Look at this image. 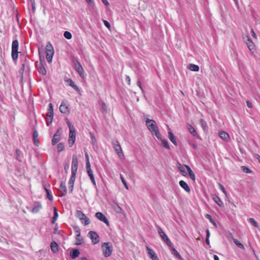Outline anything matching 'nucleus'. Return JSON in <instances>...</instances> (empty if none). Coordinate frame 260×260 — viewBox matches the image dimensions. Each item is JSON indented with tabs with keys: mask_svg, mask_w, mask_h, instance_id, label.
Returning a JSON list of instances; mask_svg holds the SVG:
<instances>
[{
	"mask_svg": "<svg viewBox=\"0 0 260 260\" xmlns=\"http://www.w3.org/2000/svg\"><path fill=\"white\" fill-rule=\"evenodd\" d=\"M78 167V158L76 155H73L72 161V175L69 181V184H74L76 179V175Z\"/></svg>",
	"mask_w": 260,
	"mask_h": 260,
	"instance_id": "1",
	"label": "nucleus"
},
{
	"mask_svg": "<svg viewBox=\"0 0 260 260\" xmlns=\"http://www.w3.org/2000/svg\"><path fill=\"white\" fill-rule=\"evenodd\" d=\"M177 168L183 176H187L188 172L190 178L193 181L196 180L195 175L188 166L185 165H183L178 162L177 164Z\"/></svg>",
	"mask_w": 260,
	"mask_h": 260,
	"instance_id": "2",
	"label": "nucleus"
},
{
	"mask_svg": "<svg viewBox=\"0 0 260 260\" xmlns=\"http://www.w3.org/2000/svg\"><path fill=\"white\" fill-rule=\"evenodd\" d=\"M143 116L144 119L145 120L146 125L151 133L155 131L158 128L156 122L154 120L146 117L145 114H144Z\"/></svg>",
	"mask_w": 260,
	"mask_h": 260,
	"instance_id": "3",
	"label": "nucleus"
},
{
	"mask_svg": "<svg viewBox=\"0 0 260 260\" xmlns=\"http://www.w3.org/2000/svg\"><path fill=\"white\" fill-rule=\"evenodd\" d=\"M102 247L103 251V254L105 257H107L111 255L113 248L112 245L110 243H104L102 244Z\"/></svg>",
	"mask_w": 260,
	"mask_h": 260,
	"instance_id": "4",
	"label": "nucleus"
},
{
	"mask_svg": "<svg viewBox=\"0 0 260 260\" xmlns=\"http://www.w3.org/2000/svg\"><path fill=\"white\" fill-rule=\"evenodd\" d=\"M157 231L160 237L164 240V241L170 247L173 246V243L171 242L170 240L169 239L168 236L163 232L162 230L158 225H156Z\"/></svg>",
	"mask_w": 260,
	"mask_h": 260,
	"instance_id": "5",
	"label": "nucleus"
},
{
	"mask_svg": "<svg viewBox=\"0 0 260 260\" xmlns=\"http://www.w3.org/2000/svg\"><path fill=\"white\" fill-rule=\"evenodd\" d=\"M18 42L17 40H14L12 44V52L11 56L13 60H16L18 57Z\"/></svg>",
	"mask_w": 260,
	"mask_h": 260,
	"instance_id": "6",
	"label": "nucleus"
},
{
	"mask_svg": "<svg viewBox=\"0 0 260 260\" xmlns=\"http://www.w3.org/2000/svg\"><path fill=\"white\" fill-rule=\"evenodd\" d=\"M53 54L54 50L53 47L50 43H48L46 45V59L48 62L52 61Z\"/></svg>",
	"mask_w": 260,
	"mask_h": 260,
	"instance_id": "7",
	"label": "nucleus"
},
{
	"mask_svg": "<svg viewBox=\"0 0 260 260\" xmlns=\"http://www.w3.org/2000/svg\"><path fill=\"white\" fill-rule=\"evenodd\" d=\"M73 62L74 64V68L75 70L78 73L80 76L81 77H84V70L79 62V61L77 59H74Z\"/></svg>",
	"mask_w": 260,
	"mask_h": 260,
	"instance_id": "8",
	"label": "nucleus"
},
{
	"mask_svg": "<svg viewBox=\"0 0 260 260\" xmlns=\"http://www.w3.org/2000/svg\"><path fill=\"white\" fill-rule=\"evenodd\" d=\"M113 148L115 151L117 152L120 158H122L124 156V154L122 152L121 147L117 141H115L112 143Z\"/></svg>",
	"mask_w": 260,
	"mask_h": 260,
	"instance_id": "9",
	"label": "nucleus"
},
{
	"mask_svg": "<svg viewBox=\"0 0 260 260\" xmlns=\"http://www.w3.org/2000/svg\"><path fill=\"white\" fill-rule=\"evenodd\" d=\"M244 42H245L247 47L250 51H253L255 48L254 43L250 39L249 37L246 36L243 38Z\"/></svg>",
	"mask_w": 260,
	"mask_h": 260,
	"instance_id": "10",
	"label": "nucleus"
},
{
	"mask_svg": "<svg viewBox=\"0 0 260 260\" xmlns=\"http://www.w3.org/2000/svg\"><path fill=\"white\" fill-rule=\"evenodd\" d=\"M59 111L61 113L65 114H69L70 113V109L67 104L66 101H62L59 107Z\"/></svg>",
	"mask_w": 260,
	"mask_h": 260,
	"instance_id": "11",
	"label": "nucleus"
},
{
	"mask_svg": "<svg viewBox=\"0 0 260 260\" xmlns=\"http://www.w3.org/2000/svg\"><path fill=\"white\" fill-rule=\"evenodd\" d=\"M76 139V133L75 129H73L70 130L69 138V144L70 147H72Z\"/></svg>",
	"mask_w": 260,
	"mask_h": 260,
	"instance_id": "12",
	"label": "nucleus"
},
{
	"mask_svg": "<svg viewBox=\"0 0 260 260\" xmlns=\"http://www.w3.org/2000/svg\"><path fill=\"white\" fill-rule=\"evenodd\" d=\"M86 171H87V173L88 174V176L90 178V179L91 180L93 185L96 187V182L95 180V178H94V176L93 172L91 169V166L86 167Z\"/></svg>",
	"mask_w": 260,
	"mask_h": 260,
	"instance_id": "13",
	"label": "nucleus"
},
{
	"mask_svg": "<svg viewBox=\"0 0 260 260\" xmlns=\"http://www.w3.org/2000/svg\"><path fill=\"white\" fill-rule=\"evenodd\" d=\"M89 237L92 240V242L94 244H97L99 242V236L98 234L94 231H90L88 233Z\"/></svg>",
	"mask_w": 260,
	"mask_h": 260,
	"instance_id": "14",
	"label": "nucleus"
},
{
	"mask_svg": "<svg viewBox=\"0 0 260 260\" xmlns=\"http://www.w3.org/2000/svg\"><path fill=\"white\" fill-rule=\"evenodd\" d=\"M95 217L100 221L105 223L108 226H109V222L106 217L101 212H97Z\"/></svg>",
	"mask_w": 260,
	"mask_h": 260,
	"instance_id": "15",
	"label": "nucleus"
},
{
	"mask_svg": "<svg viewBox=\"0 0 260 260\" xmlns=\"http://www.w3.org/2000/svg\"><path fill=\"white\" fill-rule=\"evenodd\" d=\"M146 249L148 253L152 260H159L157 254L153 251V250L148 246H146Z\"/></svg>",
	"mask_w": 260,
	"mask_h": 260,
	"instance_id": "16",
	"label": "nucleus"
},
{
	"mask_svg": "<svg viewBox=\"0 0 260 260\" xmlns=\"http://www.w3.org/2000/svg\"><path fill=\"white\" fill-rule=\"evenodd\" d=\"M59 191L61 192V194L59 195L60 197L65 196L67 194V188L65 185V183L63 182H61L59 186Z\"/></svg>",
	"mask_w": 260,
	"mask_h": 260,
	"instance_id": "17",
	"label": "nucleus"
},
{
	"mask_svg": "<svg viewBox=\"0 0 260 260\" xmlns=\"http://www.w3.org/2000/svg\"><path fill=\"white\" fill-rule=\"evenodd\" d=\"M179 184L180 186L183 188L187 192L189 193L190 192V188L188 184L183 180L179 181Z\"/></svg>",
	"mask_w": 260,
	"mask_h": 260,
	"instance_id": "18",
	"label": "nucleus"
},
{
	"mask_svg": "<svg viewBox=\"0 0 260 260\" xmlns=\"http://www.w3.org/2000/svg\"><path fill=\"white\" fill-rule=\"evenodd\" d=\"M60 135L58 130L56 133L54 135L53 139L52 140V144L53 145H55L60 140Z\"/></svg>",
	"mask_w": 260,
	"mask_h": 260,
	"instance_id": "19",
	"label": "nucleus"
},
{
	"mask_svg": "<svg viewBox=\"0 0 260 260\" xmlns=\"http://www.w3.org/2000/svg\"><path fill=\"white\" fill-rule=\"evenodd\" d=\"M53 115H54V113H53V105L51 103H50L49 104V108H48V112L47 113V117H48L49 118H53Z\"/></svg>",
	"mask_w": 260,
	"mask_h": 260,
	"instance_id": "20",
	"label": "nucleus"
},
{
	"mask_svg": "<svg viewBox=\"0 0 260 260\" xmlns=\"http://www.w3.org/2000/svg\"><path fill=\"white\" fill-rule=\"evenodd\" d=\"M41 208L42 205L41 203L39 202L36 203L31 210V212L33 213H37L40 210Z\"/></svg>",
	"mask_w": 260,
	"mask_h": 260,
	"instance_id": "21",
	"label": "nucleus"
},
{
	"mask_svg": "<svg viewBox=\"0 0 260 260\" xmlns=\"http://www.w3.org/2000/svg\"><path fill=\"white\" fill-rule=\"evenodd\" d=\"M168 137L170 141L176 146L177 145V141L175 139V137L174 135L172 132L169 129V131L168 132Z\"/></svg>",
	"mask_w": 260,
	"mask_h": 260,
	"instance_id": "22",
	"label": "nucleus"
},
{
	"mask_svg": "<svg viewBox=\"0 0 260 260\" xmlns=\"http://www.w3.org/2000/svg\"><path fill=\"white\" fill-rule=\"evenodd\" d=\"M80 254L79 250L77 249H74L70 251V256L73 259L77 257Z\"/></svg>",
	"mask_w": 260,
	"mask_h": 260,
	"instance_id": "23",
	"label": "nucleus"
},
{
	"mask_svg": "<svg viewBox=\"0 0 260 260\" xmlns=\"http://www.w3.org/2000/svg\"><path fill=\"white\" fill-rule=\"evenodd\" d=\"M219 136L223 140L228 141L230 139L229 134L224 131H221L219 133Z\"/></svg>",
	"mask_w": 260,
	"mask_h": 260,
	"instance_id": "24",
	"label": "nucleus"
},
{
	"mask_svg": "<svg viewBox=\"0 0 260 260\" xmlns=\"http://www.w3.org/2000/svg\"><path fill=\"white\" fill-rule=\"evenodd\" d=\"M50 247L53 253H56L58 251V245L57 243L54 241L51 243Z\"/></svg>",
	"mask_w": 260,
	"mask_h": 260,
	"instance_id": "25",
	"label": "nucleus"
},
{
	"mask_svg": "<svg viewBox=\"0 0 260 260\" xmlns=\"http://www.w3.org/2000/svg\"><path fill=\"white\" fill-rule=\"evenodd\" d=\"M53 209H54V215H53V217H52V219L51 220V223L53 224L55 223V222L58 218V212H57L56 208L54 207Z\"/></svg>",
	"mask_w": 260,
	"mask_h": 260,
	"instance_id": "26",
	"label": "nucleus"
},
{
	"mask_svg": "<svg viewBox=\"0 0 260 260\" xmlns=\"http://www.w3.org/2000/svg\"><path fill=\"white\" fill-rule=\"evenodd\" d=\"M213 199L220 207H222L223 206L222 201L217 196H214Z\"/></svg>",
	"mask_w": 260,
	"mask_h": 260,
	"instance_id": "27",
	"label": "nucleus"
},
{
	"mask_svg": "<svg viewBox=\"0 0 260 260\" xmlns=\"http://www.w3.org/2000/svg\"><path fill=\"white\" fill-rule=\"evenodd\" d=\"M188 69L194 72H198L199 71V67L197 65H196L194 64L191 63L188 66Z\"/></svg>",
	"mask_w": 260,
	"mask_h": 260,
	"instance_id": "28",
	"label": "nucleus"
},
{
	"mask_svg": "<svg viewBox=\"0 0 260 260\" xmlns=\"http://www.w3.org/2000/svg\"><path fill=\"white\" fill-rule=\"evenodd\" d=\"M187 128H188V131H189V132L190 133V134L193 136H196L197 135V133L196 131L191 125L188 124L187 125Z\"/></svg>",
	"mask_w": 260,
	"mask_h": 260,
	"instance_id": "29",
	"label": "nucleus"
},
{
	"mask_svg": "<svg viewBox=\"0 0 260 260\" xmlns=\"http://www.w3.org/2000/svg\"><path fill=\"white\" fill-rule=\"evenodd\" d=\"M38 137V134L36 131H35L33 133V138H34V143L35 145L38 146L39 145V141L37 139Z\"/></svg>",
	"mask_w": 260,
	"mask_h": 260,
	"instance_id": "30",
	"label": "nucleus"
},
{
	"mask_svg": "<svg viewBox=\"0 0 260 260\" xmlns=\"http://www.w3.org/2000/svg\"><path fill=\"white\" fill-rule=\"evenodd\" d=\"M38 71H39V72L40 74H42V75H46V73H47V72H46V69H45V67H44L43 65H42V64H41V65L39 67V68H38Z\"/></svg>",
	"mask_w": 260,
	"mask_h": 260,
	"instance_id": "31",
	"label": "nucleus"
},
{
	"mask_svg": "<svg viewBox=\"0 0 260 260\" xmlns=\"http://www.w3.org/2000/svg\"><path fill=\"white\" fill-rule=\"evenodd\" d=\"M171 247H172V249H171L172 253L173 254H174V255H175L176 256H177L179 259L181 260L182 259V257L181 256L180 254L178 253V252L173 247V246Z\"/></svg>",
	"mask_w": 260,
	"mask_h": 260,
	"instance_id": "32",
	"label": "nucleus"
},
{
	"mask_svg": "<svg viewBox=\"0 0 260 260\" xmlns=\"http://www.w3.org/2000/svg\"><path fill=\"white\" fill-rule=\"evenodd\" d=\"M200 124L204 131H207L208 126L206 122L203 119L200 120Z\"/></svg>",
	"mask_w": 260,
	"mask_h": 260,
	"instance_id": "33",
	"label": "nucleus"
},
{
	"mask_svg": "<svg viewBox=\"0 0 260 260\" xmlns=\"http://www.w3.org/2000/svg\"><path fill=\"white\" fill-rule=\"evenodd\" d=\"M76 245H79L82 244L83 239L81 236V235H76Z\"/></svg>",
	"mask_w": 260,
	"mask_h": 260,
	"instance_id": "34",
	"label": "nucleus"
},
{
	"mask_svg": "<svg viewBox=\"0 0 260 260\" xmlns=\"http://www.w3.org/2000/svg\"><path fill=\"white\" fill-rule=\"evenodd\" d=\"M68 83H69V85L71 87H72L75 90H79L78 87L75 84L74 82L72 79H69L68 80Z\"/></svg>",
	"mask_w": 260,
	"mask_h": 260,
	"instance_id": "35",
	"label": "nucleus"
},
{
	"mask_svg": "<svg viewBox=\"0 0 260 260\" xmlns=\"http://www.w3.org/2000/svg\"><path fill=\"white\" fill-rule=\"evenodd\" d=\"M80 221L85 225H88L90 223L89 219L86 216L83 217Z\"/></svg>",
	"mask_w": 260,
	"mask_h": 260,
	"instance_id": "36",
	"label": "nucleus"
},
{
	"mask_svg": "<svg viewBox=\"0 0 260 260\" xmlns=\"http://www.w3.org/2000/svg\"><path fill=\"white\" fill-rule=\"evenodd\" d=\"M248 221L254 227L258 228V224L257 222L253 218H248Z\"/></svg>",
	"mask_w": 260,
	"mask_h": 260,
	"instance_id": "37",
	"label": "nucleus"
},
{
	"mask_svg": "<svg viewBox=\"0 0 260 260\" xmlns=\"http://www.w3.org/2000/svg\"><path fill=\"white\" fill-rule=\"evenodd\" d=\"M77 217L81 220L83 217L86 216L85 214H84L81 211L77 210Z\"/></svg>",
	"mask_w": 260,
	"mask_h": 260,
	"instance_id": "38",
	"label": "nucleus"
},
{
	"mask_svg": "<svg viewBox=\"0 0 260 260\" xmlns=\"http://www.w3.org/2000/svg\"><path fill=\"white\" fill-rule=\"evenodd\" d=\"M161 141L162 142V146L166 148V149H170V146L169 145L168 141L167 140L161 139Z\"/></svg>",
	"mask_w": 260,
	"mask_h": 260,
	"instance_id": "39",
	"label": "nucleus"
},
{
	"mask_svg": "<svg viewBox=\"0 0 260 260\" xmlns=\"http://www.w3.org/2000/svg\"><path fill=\"white\" fill-rule=\"evenodd\" d=\"M234 243L240 248L244 249V246L238 240L234 239L233 240Z\"/></svg>",
	"mask_w": 260,
	"mask_h": 260,
	"instance_id": "40",
	"label": "nucleus"
},
{
	"mask_svg": "<svg viewBox=\"0 0 260 260\" xmlns=\"http://www.w3.org/2000/svg\"><path fill=\"white\" fill-rule=\"evenodd\" d=\"M64 149V145L63 143H59L57 145V150L58 152L62 151Z\"/></svg>",
	"mask_w": 260,
	"mask_h": 260,
	"instance_id": "41",
	"label": "nucleus"
},
{
	"mask_svg": "<svg viewBox=\"0 0 260 260\" xmlns=\"http://www.w3.org/2000/svg\"><path fill=\"white\" fill-rule=\"evenodd\" d=\"M151 133L152 134L154 135L158 139L160 140H161V139H162L161 138V134H160V133L159 132L158 128L157 130H156L155 131L152 132Z\"/></svg>",
	"mask_w": 260,
	"mask_h": 260,
	"instance_id": "42",
	"label": "nucleus"
},
{
	"mask_svg": "<svg viewBox=\"0 0 260 260\" xmlns=\"http://www.w3.org/2000/svg\"><path fill=\"white\" fill-rule=\"evenodd\" d=\"M45 189L47 192V198L49 200L52 201L53 200V196L51 194V191L46 188H45Z\"/></svg>",
	"mask_w": 260,
	"mask_h": 260,
	"instance_id": "43",
	"label": "nucleus"
},
{
	"mask_svg": "<svg viewBox=\"0 0 260 260\" xmlns=\"http://www.w3.org/2000/svg\"><path fill=\"white\" fill-rule=\"evenodd\" d=\"M63 36L67 39H71L72 37L71 33L68 31H64V34H63Z\"/></svg>",
	"mask_w": 260,
	"mask_h": 260,
	"instance_id": "44",
	"label": "nucleus"
},
{
	"mask_svg": "<svg viewBox=\"0 0 260 260\" xmlns=\"http://www.w3.org/2000/svg\"><path fill=\"white\" fill-rule=\"evenodd\" d=\"M120 179H121L122 183L123 184L124 187L128 190V186L127 184V183H126L125 180L124 179V177H123V176L121 174H120Z\"/></svg>",
	"mask_w": 260,
	"mask_h": 260,
	"instance_id": "45",
	"label": "nucleus"
},
{
	"mask_svg": "<svg viewBox=\"0 0 260 260\" xmlns=\"http://www.w3.org/2000/svg\"><path fill=\"white\" fill-rule=\"evenodd\" d=\"M101 104L103 111L104 112H107L108 110L106 104L104 102H101Z\"/></svg>",
	"mask_w": 260,
	"mask_h": 260,
	"instance_id": "46",
	"label": "nucleus"
},
{
	"mask_svg": "<svg viewBox=\"0 0 260 260\" xmlns=\"http://www.w3.org/2000/svg\"><path fill=\"white\" fill-rule=\"evenodd\" d=\"M16 154H17V157L16 159H18L19 161H21V152L20 150L17 149L16 151Z\"/></svg>",
	"mask_w": 260,
	"mask_h": 260,
	"instance_id": "47",
	"label": "nucleus"
},
{
	"mask_svg": "<svg viewBox=\"0 0 260 260\" xmlns=\"http://www.w3.org/2000/svg\"><path fill=\"white\" fill-rule=\"evenodd\" d=\"M242 168V170L245 173H250L252 172V171H251V170L250 169H249L248 168H247V167L246 166H242L241 167Z\"/></svg>",
	"mask_w": 260,
	"mask_h": 260,
	"instance_id": "48",
	"label": "nucleus"
},
{
	"mask_svg": "<svg viewBox=\"0 0 260 260\" xmlns=\"http://www.w3.org/2000/svg\"><path fill=\"white\" fill-rule=\"evenodd\" d=\"M85 158H86V167L90 166V164L89 162V158L87 153H85Z\"/></svg>",
	"mask_w": 260,
	"mask_h": 260,
	"instance_id": "49",
	"label": "nucleus"
},
{
	"mask_svg": "<svg viewBox=\"0 0 260 260\" xmlns=\"http://www.w3.org/2000/svg\"><path fill=\"white\" fill-rule=\"evenodd\" d=\"M53 118H49L48 117H47L46 118V124L49 126L52 122Z\"/></svg>",
	"mask_w": 260,
	"mask_h": 260,
	"instance_id": "50",
	"label": "nucleus"
},
{
	"mask_svg": "<svg viewBox=\"0 0 260 260\" xmlns=\"http://www.w3.org/2000/svg\"><path fill=\"white\" fill-rule=\"evenodd\" d=\"M67 123L69 126L70 130L75 128L74 126L72 125V124L71 123V122L69 120H67Z\"/></svg>",
	"mask_w": 260,
	"mask_h": 260,
	"instance_id": "51",
	"label": "nucleus"
},
{
	"mask_svg": "<svg viewBox=\"0 0 260 260\" xmlns=\"http://www.w3.org/2000/svg\"><path fill=\"white\" fill-rule=\"evenodd\" d=\"M206 217L208 219H209L211 222H212V223H213V224L216 225V223L214 222V221L213 220L212 218V216L209 215V214H206Z\"/></svg>",
	"mask_w": 260,
	"mask_h": 260,
	"instance_id": "52",
	"label": "nucleus"
},
{
	"mask_svg": "<svg viewBox=\"0 0 260 260\" xmlns=\"http://www.w3.org/2000/svg\"><path fill=\"white\" fill-rule=\"evenodd\" d=\"M219 187H220V189L222 190V191L225 194H226V191L225 190V188L224 187V186L221 184H219Z\"/></svg>",
	"mask_w": 260,
	"mask_h": 260,
	"instance_id": "53",
	"label": "nucleus"
},
{
	"mask_svg": "<svg viewBox=\"0 0 260 260\" xmlns=\"http://www.w3.org/2000/svg\"><path fill=\"white\" fill-rule=\"evenodd\" d=\"M74 230H75V232L77 234V235H81L80 234V230L78 227H77V226L75 227Z\"/></svg>",
	"mask_w": 260,
	"mask_h": 260,
	"instance_id": "54",
	"label": "nucleus"
},
{
	"mask_svg": "<svg viewBox=\"0 0 260 260\" xmlns=\"http://www.w3.org/2000/svg\"><path fill=\"white\" fill-rule=\"evenodd\" d=\"M104 23L108 28H110V24L108 21H107V20H104Z\"/></svg>",
	"mask_w": 260,
	"mask_h": 260,
	"instance_id": "55",
	"label": "nucleus"
},
{
	"mask_svg": "<svg viewBox=\"0 0 260 260\" xmlns=\"http://www.w3.org/2000/svg\"><path fill=\"white\" fill-rule=\"evenodd\" d=\"M246 104L248 108H251L252 107V104L249 101L246 102Z\"/></svg>",
	"mask_w": 260,
	"mask_h": 260,
	"instance_id": "56",
	"label": "nucleus"
},
{
	"mask_svg": "<svg viewBox=\"0 0 260 260\" xmlns=\"http://www.w3.org/2000/svg\"><path fill=\"white\" fill-rule=\"evenodd\" d=\"M125 80L127 82L128 85L131 84V78L128 76H126L125 78Z\"/></svg>",
	"mask_w": 260,
	"mask_h": 260,
	"instance_id": "57",
	"label": "nucleus"
},
{
	"mask_svg": "<svg viewBox=\"0 0 260 260\" xmlns=\"http://www.w3.org/2000/svg\"><path fill=\"white\" fill-rule=\"evenodd\" d=\"M74 188V184H69V189L70 192H72Z\"/></svg>",
	"mask_w": 260,
	"mask_h": 260,
	"instance_id": "58",
	"label": "nucleus"
},
{
	"mask_svg": "<svg viewBox=\"0 0 260 260\" xmlns=\"http://www.w3.org/2000/svg\"><path fill=\"white\" fill-rule=\"evenodd\" d=\"M251 34H252V37L253 38L256 39L257 38L256 35V34H255L253 29H252V28L251 29Z\"/></svg>",
	"mask_w": 260,
	"mask_h": 260,
	"instance_id": "59",
	"label": "nucleus"
},
{
	"mask_svg": "<svg viewBox=\"0 0 260 260\" xmlns=\"http://www.w3.org/2000/svg\"><path fill=\"white\" fill-rule=\"evenodd\" d=\"M137 85L138 86L140 87V88L142 90V91L143 92L144 90H143V89L141 86V82L140 81H137Z\"/></svg>",
	"mask_w": 260,
	"mask_h": 260,
	"instance_id": "60",
	"label": "nucleus"
},
{
	"mask_svg": "<svg viewBox=\"0 0 260 260\" xmlns=\"http://www.w3.org/2000/svg\"><path fill=\"white\" fill-rule=\"evenodd\" d=\"M64 170L66 172H67L68 170H69V164H66L65 166H64Z\"/></svg>",
	"mask_w": 260,
	"mask_h": 260,
	"instance_id": "61",
	"label": "nucleus"
},
{
	"mask_svg": "<svg viewBox=\"0 0 260 260\" xmlns=\"http://www.w3.org/2000/svg\"><path fill=\"white\" fill-rule=\"evenodd\" d=\"M103 3L106 5V6H109V3L107 1V0H102Z\"/></svg>",
	"mask_w": 260,
	"mask_h": 260,
	"instance_id": "62",
	"label": "nucleus"
},
{
	"mask_svg": "<svg viewBox=\"0 0 260 260\" xmlns=\"http://www.w3.org/2000/svg\"><path fill=\"white\" fill-rule=\"evenodd\" d=\"M210 237V232L208 230H206V238H209Z\"/></svg>",
	"mask_w": 260,
	"mask_h": 260,
	"instance_id": "63",
	"label": "nucleus"
},
{
	"mask_svg": "<svg viewBox=\"0 0 260 260\" xmlns=\"http://www.w3.org/2000/svg\"><path fill=\"white\" fill-rule=\"evenodd\" d=\"M86 2L89 5H91L92 4H93V1L92 0H85Z\"/></svg>",
	"mask_w": 260,
	"mask_h": 260,
	"instance_id": "64",
	"label": "nucleus"
}]
</instances>
